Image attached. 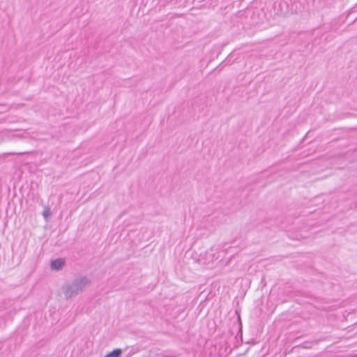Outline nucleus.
I'll return each instance as SVG.
<instances>
[{
	"mask_svg": "<svg viewBox=\"0 0 357 357\" xmlns=\"http://www.w3.org/2000/svg\"><path fill=\"white\" fill-rule=\"evenodd\" d=\"M91 280L86 276H79L68 281L61 287V292L66 299H70L82 293L91 284Z\"/></svg>",
	"mask_w": 357,
	"mask_h": 357,
	"instance_id": "nucleus-1",
	"label": "nucleus"
},
{
	"mask_svg": "<svg viewBox=\"0 0 357 357\" xmlns=\"http://www.w3.org/2000/svg\"><path fill=\"white\" fill-rule=\"evenodd\" d=\"M66 264V260L63 258H57L50 261V269L52 271H61L63 268Z\"/></svg>",
	"mask_w": 357,
	"mask_h": 357,
	"instance_id": "nucleus-2",
	"label": "nucleus"
},
{
	"mask_svg": "<svg viewBox=\"0 0 357 357\" xmlns=\"http://www.w3.org/2000/svg\"><path fill=\"white\" fill-rule=\"evenodd\" d=\"M122 351L121 349H116L112 352L107 354L105 357H120Z\"/></svg>",
	"mask_w": 357,
	"mask_h": 357,
	"instance_id": "nucleus-3",
	"label": "nucleus"
},
{
	"mask_svg": "<svg viewBox=\"0 0 357 357\" xmlns=\"http://www.w3.org/2000/svg\"><path fill=\"white\" fill-rule=\"evenodd\" d=\"M42 215L45 217V211L42 212Z\"/></svg>",
	"mask_w": 357,
	"mask_h": 357,
	"instance_id": "nucleus-4",
	"label": "nucleus"
}]
</instances>
